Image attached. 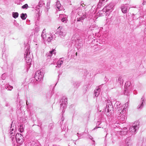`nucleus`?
Listing matches in <instances>:
<instances>
[{
	"label": "nucleus",
	"mask_w": 146,
	"mask_h": 146,
	"mask_svg": "<svg viewBox=\"0 0 146 146\" xmlns=\"http://www.w3.org/2000/svg\"><path fill=\"white\" fill-rule=\"evenodd\" d=\"M121 10L123 13H126L128 9L129 8V5L126 4L122 5L121 7Z\"/></svg>",
	"instance_id": "9d476101"
},
{
	"label": "nucleus",
	"mask_w": 146,
	"mask_h": 146,
	"mask_svg": "<svg viewBox=\"0 0 146 146\" xmlns=\"http://www.w3.org/2000/svg\"><path fill=\"white\" fill-rule=\"evenodd\" d=\"M5 88L8 90H11L13 89V87L9 85H6L5 86Z\"/></svg>",
	"instance_id": "a878e982"
},
{
	"label": "nucleus",
	"mask_w": 146,
	"mask_h": 146,
	"mask_svg": "<svg viewBox=\"0 0 146 146\" xmlns=\"http://www.w3.org/2000/svg\"><path fill=\"white\" fill-rule=\"evenodd\" d=\"M89 135L90 136V137H89L90 139L93 141L94 142V143H93V144H94V143L95 142V141L94 140H93V138L90 135Z\"/></svg>",
	"instance_id": "58836bf2"
},
{
	"label": "nucleus",
	"mask_w": 146,
	"mask_h": 146,
	"mask_svg": "<svg viewBox=\"0 0 146 146\" xmlns=\"http://www.w3.org/2000/svg\"><path fill=\"white\" fill-rule=\"evenodd\" d=\"M5 106H9V104L8 103H7V102H6Z\"/></svg>",
	"instance_id": "c03bdc74"
},
{
	"label": "nucleus",
	"mask_w": 146,
	"mask_h": 146,
	"mask_svg": "<svg viewBox=\"0 0 146 146\" xmlns=\"http://www.w3.org/2000/svg\"><path fill=\"white\" fill-rule=\"evenodd\" d=\"M145 1H143V5H145Z\"/></svg>",
	"instance_id": "a18cd8bd"
},
{
	"label": "nucleus",
	"mask_w": 146,
	"mask_h": 146,
	"mask_svg": "<svg viewBox=\"0 0 146 146\" xmlns=\"http://www.w3.org/2000/svg\"><path fill=\"white\" fill-rule=\"evenodd\" d=\"M99 1L98 5V7L100 8L102 6L104 5L105 3L107 0H99Z\"/></svg>",
	"instance_id": "f3484780"
},
{
	"label": "nucleus",
	"mask_w": 146,
	"mask_h": 146,
	"mask_svg": "<svg viewBox=\"0 0 146 146\" xmlns=\"http://www.w3.org/2000/svg\"><path fill=\"white\" fill-rule=\"evenodd\" d=\"M63 120H64V119H63H63H62V121H63Z\"/></svg>",
	"instance_id": "864d4df0"
},
{
	"label": "nucleus",
	"mask_w": 146,
	"mask_h": 146,
	"mask_svg": "<svg viewBox=\"0 0 146 146\" xmlns=\"http://www.w3.org/2000/svg\"><path fill=\"white\" fill-rule=\"evenodd\" d=\"M42 2L40 1L38 3V5L37 6V8L38 9H39L40 7H41L42 6Z\"/></svg>",
	"instance_id": "473e14b6"
},
{
	"label": "nucleus",
	"mask_w": 146,
	"mask_h": 146,
	"mask_svg": "<svg viewBox=\"0 0 146 146\" xmlns=\"http://www.w3.org/2000/svg\"><path fill=\"white\" fill-rule=\"evenodd\" d=\"M64 112V110L63 111V110H62V112H63V113Z\"/></svg>",
	"instance_id": "603ef678"
},
{
	"label": "nucleus",
	"mask_w": 146,
	"mask_h": 146,
	"mask_svg": "<svg viewBox=\"0 0 146 146\" xmlns=\"http://www.w3.org/2000/svg\"><path fill=\"white\" fill-rule=\"evenodd\" d=\"M78 42L81 44H82V39H80L79 38V39H77V40H76V42Z\"/></svg>",
	"instance_id": "e433bc0d"
},
{
	"label": "nucleus",
	"mask_w": 146,
	"mask_h": 146,
	"mask_svg": "<svg viewBox=\"0 0 146 146\" xmlns=\"http://www.w3.org/2000/svg\"><path fill=\"white\" fill-rule=\"evenodd\" d=\"M124 76L119 75L116 77V81L118 82L121 85L123 84V79Z\"/></svg>",
	"instance_id": "9b49d317"
},
{
	"label": "nucleus",
	"mask_w": 146,
	"mask_h": 146,
	"mask_svg": "<svg viewBox=\"0 0 146 146\" xmlns=\"http://www.w3.org/2000/svg\"><path fill=\"white\" fill-rule=\"evenodd\" d=\"M140 146H141V145Z\"/></svg>",
	"instance_id": "5fc2aeb1"
},
{
	"label": "nucleus",
	"mask_w": 146,
	"mask_h": 146,
	"mask_svg": "<svg viewBox=\"0 0 146 146\" xmlns=\"http://www.w3.org/2000/svg\"><path fill=\"white\" fill-rule=\"evenodd\" d=\"M113 7V6L111 4H110L108 6L103 8L104 11L106 10L107 12L109 13V14L110 12L112 11Z\"/></svg>",
	"instance_id": "f8f14e48"
},
{
	"label": "nucleus",
	"mask_w": 146,
	"mask_h": 146,
	"mask_svg": "<svg viewBox=\"0 0 146 146\" xmlns=\"http://www.w3.org/2000/svg\"><path fill=\"white\" fill-rule=\"evenodd\" d=\"M77 134H78V135H79H79H81V134H79L78 133H77Z\"/></svg>",
	"instance_id": "8fccbe9b"
},
{
	"label": "nucleus",
	"mask_w": 146,
	"mask_h": 146,
	"mask_svg": "<svg viewBox=\"0 0 146 146\" xmlns=\"http://www.w3.org/2000/svg\"><path fill=\"white\" fill-rule=\"evenodd\" d=\"M26 104L27 105H28L27 101V102H26Z\"/></svg>",
	"instance_id": "3c124183"
},
{
	"label": "nucleus",
	"mask_w": 146,
	"mask_h": 146,
	"mask_svg": "<svg viewBox=\"0 0 146 146\" xmlns=\"http://www.w3.org/2000/svg\"><path fill=\"white\" fill-rule=\"evenodd\" d=\"M27 15L26 13H22L21 15V17L23 20H25L27 18Z\"/></svg>",
	"instance_id": "bb28decb"
},
{
	"label": "nucleus",
	"mask_w": 146,
	"mask_h": 146,
	"mask_svg": "<svg viewBox=\"0 0 146 146\" xmlns=\"http://www.w3.org/2000/svg\"><path fill=\"white\" fill-rule=\"evenodd\" d=\"M29 7L28 5L27 4H25L21 7L23 9H27Z\"/></svg>",
	"instance_id": "72a5a7b5"
},
{
	"label": "nucleus",
	"mask_w": 146,
	"mask_h": 146,
	"mask_svg": "<svg viewBox=\"0 0 146 146\" xmlns=\"http://www.w3.org/2000/svg\"><path fill=\"white\" fill-rule=\"evenodd\" d=\"M10 130L11 131V132H13V131L14 130V129L12 128V125H11V127Z\"/></svg>",
	"instance_id": "79ce46f5"
},
{
	"label": "nucleus",
	"mask_w": 146,
	"mask_h": 146,
	"mask_svg": "<svg viewBox=\"0 0 146 146\" xmlns=\"http://www.w3.org/2000/svg\"><path fill=\"white\" fill-rule=\"evenodd\" d=\"M23 137L21 133H17L15 135V139L17 142L20 144L23 141Z\"/></svg>",
	"instance_id": "6e6552de"
},
{
	"label": "nucleus",
	"mask_w": 146,
	"mask_h": 146,
	"mask_svg": "<svg viewBox=\"0 0 146 146\" xmlns=\"http://www.w3.org/2000/svg\"><path fill=\"white\" fill-rule=\"evenodd\" d=\"M43 73L40 70L36 72L34 78L36 80L40 81L43 79Z\"/></svg>",
	"instance_id": "7ed1b4c3"
},
{
	"label": "nucleus",
	"mask_w": 146,
	"mask_h": 146,
	"mask_svg": "<svg viewBox=\"0 0 146 146\" xmlns=\"http://www.w3.org/2000/svg\"><path fill=\"white\" fill-rule=\"evenodd\" d=\"M126 146H132V145L131 143L127 142Z\"/></svg>",
	"instance_id": "ea45409f"
},
{
	"label": "nucleus",
	"mask_w": 146,
	"mask_h": 146,
	"mask_svg": "<svg viewBox=\"0 0 146 146\" xmlns=\"http://www.w3.org/2000/svg\"><path fill=\"white\" fill-rule=\"evenodd\" d=\"M128 103L127 102L125 104V106L126 107L125 108L124 107V108H123V110L121 111V112H120V115H120V118H121V120H123L124 119H125V117L123 116L125 115L126 114V111L127 110V107L128 106Z\"/></svg>",
	"instance_id": "423d86ee"
},
{
	"label": "nucleus",
	"mask_w": 146,
	"mask_h": 146,
	"mask_svg": "<svg viewBox=\"0 0 146 146\" xmlns=\"http://www.w3.org/2000/svg\"><path fill=\"white\" fill-rule=\"evenodd\" d=\"M145 33L146 34V27L145 29Z\"/></svg>",
	"instance_id": "09e8293b"
},
{
	"label": "nucleus",
	"mask_w": 146,
	"mask_h": 146,
	"mask_svg": "<svg viewBox=\"0 0 146 146\" xmlns=\"http://www.w3.org/2000/svg\"><path fill=\"white\" fill-rule=\"evenodd\" d=\"M85 74H88L87 72V71H86V72H85Z\"/></svg>",
	"instance_id": "de8ad7c7"
},
{
	"label": "nucleus",
	"mask_w": 146,
	"mask_h": 146,
	"mask_svg": "<svg viewBox=\"0 0 146 146\" xmlns=\"http://www.w3.org/2000/svg\"><path fill=\"white\" fill-rule=\"evenodd\" d=\"M50 0L47 1V3L46 4V6L47 9H49L50 6Z\"/></svg>",
	"instance_id": "c9c22d12"
},
{
	"label": "nucleus",
	"mask_w": 146,
	"mask_h": 146,
	"mask_svg": "<svg viewBox=\"0 0 146 146\" xmlns=\"http://www.w3.org/2000/svg\"><path fill=\"white\" fill-rule=\"evenodd\" d=\"M56 10H58L59 11H61L62 9V7L61 6V4L59 1L57 0L56 2Z\"/></svg>",
	"instance_id": "2eb2a0df"
},
{
	"label": "nucleus",
	"mask_w": 146,
	"mask_h": 146,
	"mask_svg": "<svg viewBox=\"0 0 146 146\" xmlns=\"http://www.w3.org/2000/svg\"><path fill=\"white\" fill-rule=\"evenodd\" d=\"M54 50L55 49H52V50L46 53V56L48 58H50L51 57L52 54L54 53Z\"/></svg>",
	"instance_id": "a211bd4d"
},
{
	"label": "nucleus",
	"mask_w": 146,
	"mask_h": 146,
	"mask_svg": "<svg viewBox=\"0 0 146 146\" xmlns=\"http://www.w3.org/2000/svg\"><path fill=\"white\" fill-rule=\"evenodd\" d=\"M60 110H62L65 109L66 107L67 103V98H64V97L62 98L60 102Z\"/></svg>",
	"instance_id": "20e7f679"
},
{
	"label": "nucleus",
	"mask_w": 146,
	"mask_h": 146,
	"mask_svg": "<svg viewBox=\"0 0 146 146\" xmlns=\"http://www.w3.org/2000/svg\"><path fill=\"white\" fill-rule=\"evenodd\" d=\"M100 124V123H99L98 121L97 123V125H99Z\"/></svg>",
	"instance_id": "49530a36"
},
{
	"label": "nucleus",
	"mask_w": 146,
	"mask_h": 146,
	"mask_svg": "<svg viewBox=\"0 0 146 146\" xmlns=\"http://www.w3.org/2000/svg\"><path fill=\"white\" fill-rule=\"evenodd\" d=\"M45 29H44L43 30L42 32V34L41 35V37L43 39V40L45 39L46 37V35L45 33Z\"/></svg>",
	"instance_id": "393cba45"
},
{
	"label": "nucleus",
	"mask_w": 146,
	"mask_h": 146,
	"mask_svg": "<svg viewBox=\"0 0 146 146\" xmlns=\"http://www.w3.org/2000/svg\"><path fill=\"white\" fill-rule=\"evenodd\" d=\"M15 133L13 132H11L10 137L11 138L12 141L14 139V136Z\"/></svg>",
	"instance_id": "c85d7f7f"
},
{
	"label": "nucleus",
	"mask_w": 146,
	"mask_h": 146,
	"mask_svg": "<svg viewBox=\"0 0 146 146\" xmlns=\"http://www.w3.org/2000/svg\"><path fill=\"white\" fill-rule=\"evenodd\" d=\"M106 104V108H105V111L107 115L110 116L113 111V107L111 101L110 100H105Z\"/></svg>",
	"instance_id": "f03ea898"
},
{
	"label": "nucleus",
	"mask_w": 146,
	"mask_h": 146,
	"mask_svg": "<svg viewBox=\"0 0 146 146\" xmlns=\"http://www.w3.org/2000/svg\"><path fill=\"white\" fill-rule=\"evenodd\" d=\"M30 146H40L39 143H36L35 141H32L30 142Z\"/></svg>",
	"instance_id": "b1692460"
},
{
	"label": "nucleus",
	"mask_w": 146,
	"mask_h": 146,
	"mask_svg": "<svg viewBox=\"0 0 146 146\" xmlns=\"http://www.w3.org/2000/svg\"><path fill=\"white\" fill-rule=\"evenodd\" d=\"M145 103V99L143 98H141V100L140 102V105H139L138 106L137 108L138 109L141 110V109L143 106L144 104Z\"/></svg>",
	"instance_id": "dca6fc26"
},
{
	"label": "nucleus",
	"mask_w": 146,
	"mask_h": 146,
	"mask_svg": "<svg viewBox=\"0 0 146 146\" xmlns=\"http://www.w3.org/2000/svg\"><path fill=\"white\" fill-rule=\"evenodd\" d=\"M63 58H61L60 59V60H59L57 63V65L56 66V67L59 68L61 67V65L63 63V60L62 59Z\"/></svg>",
	"instance_id": "4be33fe9"
},
{
	"label": "nucleus",
	"mask_w": 146,
	"mask_h": 146,
	"mask_svg": "<svg viewBox=\"0 0 146 146\" xmlns=\"http://www.w3.org/2000/svg\"><path fill=\"white\" fill-rule=\"evenodd\" d=\"M50 36L51 37H49L48 38V39H50L49 40H48V42H49L50 40H54L55 38L56 37V36L53 33H52L50 35Z\"/></svg>",
	"instance_id": "5701e85b"
},
{
	"label": "nucleus",
	"mask_w": 146,
	"mask_h": 146,
	"mask_svg": "<svg viewBox=\"0 0 146 146\" xmlns=\"http://www.w3.org/2000/svg\"><path fill=\"white\" fill-rule=\"evenodd\" d=\"M81 5H80V7H81V6H82V7H84V9H85L86 7V5H84L82 2H81Z\"/></svg>",
	"instance_id": "4c0bfd02"
},
{
	"label": "nucleus",
	"mask_w": 146,
	"mask_h": 146,
	"mask_svg": "<svg viewBox=\"0 0 146 146\" xmlns=\"http://www.w3.org/2000/svg\"><path fill=\"white\" fill-rule=\"evenodd\" d=\"M25 58L26 63L28 66V68H29L32 64V58H33L32 54H31L29 48H27L26 50L25 54Z\"/></svg>",
	"instance_id": "f257e3e1"
},
{
	"label": "nucleus",
	"mask_w": 146,
	"mask_h": 146,
	"mask_svg": "<svg viewBox=\"0 0 146 146\" xmlns=\"http://www.w3.org/2000/svg\"><path fill=\"white\" fill-rule=\"evenodd\" d=\"M77 17L76 20L77 22H81L82 23L84 21V19L87 18V17H85L84 16L83 17H79L76 16Z\"/></svg>",
	"instance_id": "aec40b11"
},
{
	"label": "nucleus",
	"mask_w": 146,
	"mask_h": 146,
	"mask_svg": "<svg viewBox=\"0 0 146 146\" xmlns=\"http://www.w3.org/2000/svg\"><path fill=\"white\" fill-rule=\"evenodd\" d=\"M114 106L115 109H116V110H118V111H119V112L120 113V111L122 110V107L121 106V103L120 102L118 101H117L115 103ZM119 115L120 116L121 115H120V113Z\"/></svg>",
	"instance_id": "1a4fd4ad"
},
{
	"label": "nucleus",
	"mask_w": 146,
	"mask_h": 146,
	"mask_svg": "<svg viewBox=\"0 0 146 146\" xmlns=\"http://www.w3.org/2000/svg\"><path fill=\"white\" fill-rule=\"evenodd\" d=\"M21 128V126H20V128H19V129H20V132H23V129Z\"/></svg>",
	"instance_id": "a19ab883"
},
{
	"label": "nucleus",
	"mask_w": 146,
	"mask_h": 146,
	"mask_svg": "<svg viewBox=\"0 0 146 146\" xmlns=\"http://www.w3.org/2000/svg\"><path fill=\"white\" fill-rule=\"evenodd\" d=\"M141 17L139 16V14H133V19H137L138 18H140Z\"/></svg>",
	"instance_id": "7c9ffc66"
},
{
	"label": "nucleus",
	"mask_w": 146,
	"mask_h": 146,
	"mask_svg": "<svg viewBox=\"0 0 146 146\" xmlns=\"http://www.w3.org/2000/svg\"><path fill=\"white\" fill-rule=\"evenodd\" d=\"M131 85V83L130 82L128 81L126 82L125 83V92H124V94L128 95V93L127 92V88L128 87H129Z\"/></svg>",
	"instance_id": "4468645a"
},
{
	"label": "nucleus",
	"mask_w": 146,
	"mask_h": 146,
	"mask_svg": "<svg viewBox=\"0 0 146 146\" xmlns=\"http://www.w3.org/2000/svg\"><path fill=\"white\" fill-rule=\"evenodd\" d=\"M133 124L132 126L130 127L129 131L131 132V133L133 134H135L137 132V130L138 129L139 125L137 124L135 125Z\"/></svg>",
	"instance_id": "0eeeda50"
},
{
	"label": "nucleus",
	"mask_w": 146,
	"mask_h": 146,
	"mask_svg": "<svg viewBox=\"0 0 146 146\" xmlns=\"http://www.w3.org/2000/svg\"><path fill=\"white\" fill-rule=\"evenodd\" d=\"M103 10V9H102V11H99L98 13H99V15L102 16H103V14H105L106 13V15H109V13H108L107 12L106 10Z\"/></svg>",
	"instance_id": "6ab92c4d"
},
{
	"label": "nucleus",
	"mask_w": 146,
	"mask_h": 146,
	"mask_svg": "<svg viewBox=\"0 0 146 146\" xmlns=\"http://www.w3.org/2000/svg\"><path fill=\"white\" fill-rule=\"evenodd\" d=\"M101 85H100L96 88L94 91V95L96 97H98L99 95L100 91V88Z\"/></svg>",
	"instance_id": "ddd939ff"
},
{
	"label": "nucleus",
	"mask_w": 146,
	"mask_h": 146,
	"mask_svg": "<svg viewBox=\"0 0 146 146\" xmlns=\"http://www.w3.org/2000/svg\"><path fill=\"white\" fill-rule=\"evenodd\" d=\"M77 14L79 17H83L84 16L85 17H87L86 13L85 11H79L78 12Z\"/></svg>",
	"instance_id": "412c9836"
},
{
	"label": "nucleus",
	"mask_w": 146,
	"mask_h": 146,
	"mask_svg": "<svg viewBox=\"0 0 146 146\" xmlns=\"http://www.w3.org/2000/svg\"><path fill=\"white\" fill-rule=\"evenodd\" d=\"M56 34H58L61 38H63L66 34V33L63 31L62 28V27H60L57 30Z\"/></svg>",
	"instance_id": "39448f33"
},
{
	"label": "nucleus",
	"mask_w": 146,
	"mask_h": 146,
	"mask_svg": "<svg viewBox=\"0 0 146 146\" xmlns=\"http://www.w3.org/2000/svg\"><path fill=\"white\" fill-rule=\"evenodd\" d=\"M101 127H96L93 129V130H95L96 129H97L98 128H100Z\"/></svg>",
	"instance_id": "37998d69"
},
{
	"label": "nucleus",
	"mask_w": 146,
	"mask_h": 146,
	"mask_svg": "<svg viewBox=\"0 0 146 146\" xmlns=\"http://www.w3.org/2000/svg\"><path fill=\"white\" fill-rule=\"evenodd\" d=\"M54 127V125L53 123H50L48 126V129L50 132H51Z\"/></svg>",
	"instance_id": "cd10ccee"
},
{
	"label": "nucleus",
	"mask_w": 146,
	"mask_h": 146,
	"mask_svg": "<svg viewBox=\"0 0 146 146\" xmlns=\"http://www.w3.org/2000/svg\"><path fill=\"white\" fill-rule=\"evenodd\" d=\"M73 85L74 87L76 88H77L79 86V83L76 82H75L73 83Z\"/></svg>",
	"instance_id": "2f4dec72"
},
{
	"label": "nucleus",
	"mask_w": 146,
	"mask_h": 146,
	"mask_svg": "<svg viewBox=\"0 0 146 146\" xmlns=\"http://www.w3.org/2000/svg\"><path fill=\"white\" fill-rule=\"evenodd\" d=\"M61 20L62 22L66 23L67 21V19L66 17H63L62 18Z\"/></svg>",
	"instance_id": "f704fd0d"
},
{
	"label": "nucleus",
	"mask_w": 146,
	"mask_h": 146,
	"mask_svg": "<svg viewBox=\"0 0 146 146\" xmlns=\"http://www.w3.org/2000/svg\"><path fill=\"white\" fill-rule=\"evenodd\" d=\"M19 13L17 12H13L12 13V16L15 19H16L18 17Z\"/></svg>",
	"instance_id": "c756f323"
}]
</instances>
